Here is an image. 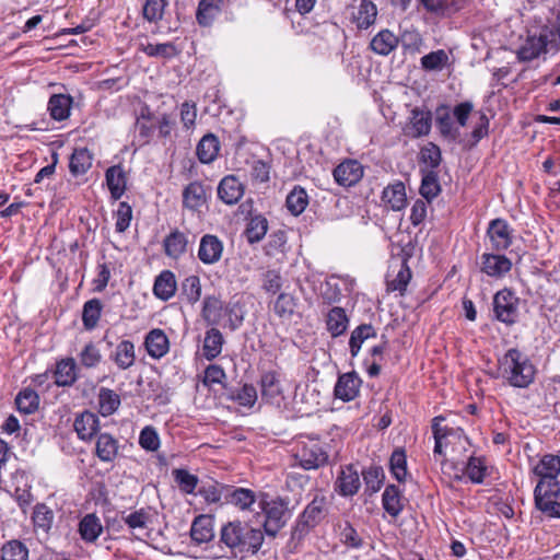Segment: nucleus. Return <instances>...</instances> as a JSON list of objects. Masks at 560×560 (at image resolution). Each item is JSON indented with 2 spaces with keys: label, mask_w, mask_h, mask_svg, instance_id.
<instances>
[{
  "label": "nucleus",
  "mask_w": 560,
  "mask_h": 560,
  "mask_svg": "<svg viewBox=\"0 0 560 560\" xmlns=\"http://www.w3.org/2000/svg\"><path fill=\"white\" fill-rule=\"evenodd\" d=\"M265 540L260 528L240 520L230 521L220 529L219 544L229 550L233 558H245L256 555Z\"/></svg>",
  "instance_id": "f257e3e1"
},
{
  "label": "nucleus",
  "mask_w": 560,
  "mask_h": 560,
  "mask_svg": "<svg viewBox=\"0 0 560 560\" xmlns=\"http://www.w3.org/2000/svg\"><path fill=\"white\" fill-rule=\"evenodd\" d=\"M499 373L509 385L526 388L534 382L536 369L525 353L512 348L499 359Z\"/></svg>",
  "instance_id": "f03ea898"
},
{
  "label": "nucleus",
  "mask_w": 560,
  "mask_h": 560,
  "mask_svg": "<svg viewBox=\"0 0 560 560\" xmlns=\"http://www.w3.org/2000/svg\"><path fill=\"white\" fill-rule=\"evenodd\" d=\"M442 421H444V418L441 416L435 417L432 421V432L435 441L433 453L435 457H442L444 450L447 447L455 452L458 447L465 450L468 444V439L460 428L442 425Z\"/></svg>",
  "instance_id": "7ed1b4c3"
},
{
  "label": "nucleus",
  "mask_w": 560,
  "mask_h": 560,
  "mask_svg": "<svg viewBox=\"0 0 560 560\" xmlns=\"http://www.w3.org/2000/svg\"><path fill=\"white\" fill-rule=\"evenodd\" d=\"M233 307L224 305V303L214 295H208L203 300L201 311L202 318L211 326H229L232 330L236 329L243 317H237L235 320L232 318Z\"/></svg>",
  "instance_id": "20e7f679"
},
{
  "label": "nucleus",
  "mask_w": 560,
  "mask_h": 560,
  "mask_svg": "<svg viewBox=\"0 0 560 560\" xmlns=\"http://www.w3.org/2000/svg\"><path fill=\"white\" fill-rule=\"evenodd\" d=\"M294 458L300 467L311 470L326 465L328 453L318 439L307 438L298 443Z\"/></svg>",
  "instance_id": "39448f33"
},
{
  "label": "nucleus",
  "mask_w": 560,
  "mask_h": 560,
  "mask_svg": "<svg viewBox=\"0 0 560 560\" xmlns=\"http://www.w3.org/2000/svg\"><path fill=\"white\" fill-rule=\"evenodd\" d=\"M258 506L265 513L264 529L269 536L275 537L287 522L288 509L280 499L266 500L261 494L258 500Z\"/></svg>",
  "instance_id": "423d86ee"
},
{
  "label": "nucleus",
  "mask_w": 560,
  "mask_h": 560,
  "mask_svg": "<svg viewBox=\"0 0 560 560\" xmlns=\"http://www.w3.org/2000/svg\"><path fill=\"white\" fill-rule=\"evenodd\" d=\"M520 299L509 289L498 291L493 296L494 317L506 325H513L518 318Z\"/></svg>",
  "instance_id": "0eeeda50"
},
{
  "label": "nucleus",
  "mask_w": 560,
  "mask_h": 560,
  "mask_svg": "<svg viewBox=\"0 0 560 560\" xmlns=\"http://www.w3.org/2000/svg\"><path fill=\"white\" fill-rule=\"evenodd\" d=\"M431 127V113L416 107L411 110L409 121L404 128V133L409 138L418 139L428 136Z\"/></svg>",
  "instance_id": "6e6552de"
},
{
  "label": "nucleus",
  "mask_w": 560,
  "mask_h": 560,
  "mask_svg": "<svg viewBox=\"0 0 560 560\" xmlns=\"http://www.w3.org/2000/svg\"><path fill=\"white\" fill-rule=\"evenodd\" d=\"M487 236L489 237L492 249L497 252L505 250L512 244V230L503 219L490 221L487 229Z\"/></svg>",
  "instance_id": "1a4fd4ad"
},
{
  "label": "nucleus",
  "mask_w": 560,
  "mask_h": 560,
  "mask_svg": "<svg viewBox=\"0 0 560 560\" xmlns=\"http://www.w3.org/2000/svg\"><path fill=\"white\" fill-rule=\"evenodd\" d=\"M378 15L377 5L371 0H361L358 7H352L351 22L359 31L373 26Z\"/></svg>",
  "instance_id": "9d476101"
},
{
  "label": "nucleus",
  "mask_w": 560,
  "mask_h": 560,
  "mask_svg": "<svg viewBox=\"0 0 560 560\" xmlns=\"http://www.w3.org/2000/svg\"><path fill=\"white\" fill-rule=\"evenodd\" d=\"M512 269V261L498 254L485 253L480 257V270L489 277L502 278Z\"/></svg>",
  "instance_id": "9b49d317"
},
{
  "label": "nucleus",
  "mask_w": 560,
  "mask_h": 560,
  "mask_svg": "<svg viewBox=\"0 0 560 560\" xmlns=\"http://www.w3.org/2000/svg\"><path fill=\"white\" fill-rule=\"evenodd\" d=\"M361 384V378L354 372L341 374L334 388L335 397L342 401H351L359 395Z\"/></svg>",
  "instance_id": "f8f14e48"
},
{
  "label": "nucleus",
  "mask_w": 560,
  "mask_h": 560,
  "mask_svg": "<svg viewBox=\"0 0 560 560\" xmlns=\"http://www.w3.org/2000/svg\"><path fill=\"white\" fill-rule=\"evenodd\" d=\"M360 485L359 472L352 465L341 467L335 482V489L339 494L352 497L358 492Z\"/></svg>",
  "instance_id": "ddd939ff"
},
{
  "label": "nucleus",
  "mask_w": 560,
  "mask_h": 560,
  "mask_svg": "<svg viewBox=\"0 0 560 560\" xmlns=\"http://www.w3.org/2000/svg\"><path fill=\"white\" fill-rule=\"evenodd\" d=\"M363 176V167L355 160H347L334 170V178L345 187L355 185Z\"/></svg>",
  "instance_id": "4468645a"
},
{
  "label": "nucleus",
  "mask_w": 560,
  "mask_h": 560,
  "mask_svg": "<svg viewBox=\"0 0 560 560\" xmlns=\"http://www.w3.org/2000/svg\"><path fill=\"white\" fill-rule=\"evenodd\" d=\"M550 43L547 31L540 32L539 35H530L520 47L517 56L523 61H530L546 50Z\"/></svg>",
  "instance_id": "2eb2a0df"
},
{
  "label": "nucleus",
  "mask_w": 560,
  "mask_h": 560,
  "mask_svg": "<svg viewBox=\"0 0 560 560\" xmlns=\"http://www.w3.org/2000/svg\"><path fill=\"white\" fill-rule=\"evenodd\" d=\"M223 253V244L218 236L206 234L200 240L198 258L206 265L218 262Z\"/></svg>",
  "instance_id": "dca6fc26"
},
{
  "label": "nucleus",
  "mask_w": 560,
  "mask_h": 560,
  "mask_svg": "<svg viewBox=\"0 0 560 560\" xmlns=\"http://www.w3.org/2000/svg\"><path fill=\"white\" fill-rule=\"evenodd\" d=\"M327 513V502L323 494H315L313 500L306 505L302 515L301 523L307 527H314L324 520Z\"/></svg>",
  "instance_id": "f3484780"
},
{
  "label": "nucleus",
  "mask_w": 560,
  "mask_h": 560,
  "mask_svg": "<svg viewBox=\"0 0 560 560\" xmlns=\"http://www.w3.org/2000/svg\"><path fill=\"white\" fill-rule=\"evenodd\" d=\"M244 191L243 184L234 175L223 177L218 186V196L226 205L238 202Z\"/></svg>",
  "instance_id": "a211bd4d"
},
{
  "label": "nucleus",
  "mask_w": 560,
  "mask_h": 560,
  "mask_svg": "<svg viewBox=\"0 0 560 560\" xmlns=\"http://www.w3.org/2000/svg\"><path fill=\"white\" fill-rule=\"evenodd\" d=\"M144 347L152 359H161L170 350V340L162 329L154 328L147 334Z\"/></svg>",
  "instance_id": "6ab92c4d"
},
{
  "label": "nucleus",
  "mask_w": 560,
  "mask_h": 560,
  "mask_svg": "<svg viewBox=\"0 0 560 560\" xmlns=\"http://www.w3.org/2000/svg\"><path fill=\"white\" fill-rule=\"evenodd\" d=\"M399 44V37L388 28L381 30L370 42V49L378 56H388Z\"/></svg>",
  "instance_id": "aec40b11"
},
{
  "label": "nucleus",
  "mask_w": 560,
  "mask_h": 560,
  "mask_svg": "<svg viewBox=\"0 0 560 560\" xmlns=\"http://www.w3.org/2000/svg\"><path fill=\"white\" fill-rule=\"evenodd\" d=\"M177 289L175 275L171 270H163L154 280L153 294L161 301L172 299Z\"/></svg>",
  "instance_id": "412c9836"
},
{
  "label": "nucleus",
  "mask_w": 560,
  "mask_h": 560,
  "mask_svg": "<svg viewBox=\"0 0 560 560\" xmlns=\"http://www.w3.org/2000/svg\"><path fill=\"white\" fill-rule=\"evenodd\" d=\"M54 520V511L45 503H38L34 506L32 522L36 534L47 536L52 527Z\"/></svg>",
  "instance_id": "4be33fe9"
},
{
  "label": "nucleus",
  "mask_w": 560,
  "mask_h": 560,
  "mask_svg": "<svg viewBox=\"0 0 560 560\" xmlns=\"http://www.w3.org/2000/svg\"><path fill=\"white\" fill-rule=\"evenodd\" d=\"M55 384L60 387L71 386L78 378L77 363L73 358L61 359L56 363Z\"/></svg>",
  "instance_id": "5701e85b"
},
{
  "label": "nucleus",
  "mask_w": 560,
  "mask_h": 560,
  "mask_svg": "<svg viewBox=\"0 0 560 560\" xmlns=\"http://www.w3.org/2000/svg\"><path fill=\"white\" fill-rule=\"evenodd\" d=\"M533 472L539 479H557L560 475V455H542L534 466Z\"/></svg>",
  "instance_id": "b1692460"
},
{
  "label": "nucleus",
  "mask_w": 560,
  "mask_h": 560,
  "mask_svg": "<svg viewBox=\"0 0 560 560\" xmlns=\"http://www.w3.org/2000/svg\"><path fill=\"white\" fill-rule=\"evenodd\" d=\"M190 537L198 545L209 542L214 537L212 518L207 515L195 517L190 527Z\"/></svg>",
  "instance_id": "393cba45"
},
{
  "label": "nucleus",
  "mask_w": 560,
  "mask_h": 560,
  "mask_svg": "<svg viewBox=\"0 0 560 560\" xmlns=\"http://www.w3.org/2000/svg\"><path fill=\"white\" fill-rule=\"evenodd\" d=\"M382 200L394 211H400L406 207V187L404 183L396 182L384 188L382 194Z\"/></svg>",
  "instance_id": "a878e982"
},
{
  "label": "nucleus",
  "mask_w": 560,
  "mask_h": 560,
  "mask_svg": "<svg viewBox=\"0 0 560 560\" xmlns=\"http://www.w3.org/2000/svg\"><path fill=\"white\" fill-rule=\"evenodd\" d=\"M118 441L108 433H101L97 435L95 454L100 460L104 463H112L118 455Z\"/></svg>",
  "instance_id": "bb28decb"
},
{
  "label": "nucleus",
  "mask_w": 560,
  "mask_h": 560,
  "mask_svg": "<svg viewBox=\"0 0 560 560\" xmlns=\"http://www.w3.org/2000/svg\"><path fill=\"white\" fill-rule=\"evenodd\" d=\"M73 427L81 440H90L98 430V418L92 412L84 411L75 418Z\"/></svg>",
  "instance_id": "cd10ccee"
},
{
  "label": "nucleus",
  "mask_w": 560,
  "mask_h": 560,
  "mask_svg": "<svg viewBox=\"0 0 560 560\" xmlns=\"http://www.w3.org/2000/svg\"><path fill=\"white\" fill-rule=\"evenodd\" d=\"M435 122L442 137L452 141H455L459 137V130L455 127L447 106L442 105L438 107Z\"/></svg>",
  "instance_id": "c85d7f7f"
},
{
  "label": "nucleus",
  "mask_w": 560,
  "mask_h": 560,
  "mask_svg": "<svg viewBox=\"0 0 560 560\" xmlns=\"http://www.w3.org/2000/svg\"><path fill=\"white\" fill-rule=\"evenodd\" d=\"M229 503L235 505L240 510H250L252 505L259 500L256 493L247 488H230L225 493Z\"/></svg>",
  "instance_id": "c756f323"
},
{
  "label": "nucleus",
  "mask_w": 560,
  "mask_h": 560,
  "mask_svg": "<svg viewBox=\"0 0 560 560\" xmlns=\"http://www.w3.org/2000/svg\"><path fill=\"white\" fill-rule=\"evenodd\" d=\"M110 358L119 369H129L135 364L136 361L133 342L130 340L120 341L116 346L115 351L112 353Z\"/></svg>",
  "instance_id": "7c9ffc66"
},
{
  "label": "nucleus",
  "mask_w": 560,
  "mask_h": 560,
  "mask_svg": "<svg viewBox=\"0 0 560 560\" xmlns=\"http://www.w3.org/2000/svg\"><path fill=\"white\" fill-rule=\"evenodd\" d=\"M106 184L114 199H119L126 189V174L120 165H114L107 168Z\"/></svg>",
  "instance_id": "2f4dec72"
},
{
  "label": "nucleus",
  "mask_w": 560,
  "mask_h": 560,
  "mask_svg": "<svg viewBox=\"0 0 560 560\" xmlns=\"http://www.w3.org/2000/svg\"><path fill=\"white\" fill-rule=\"evenodd\" d=\"M79 533L86 542H94L103 533V525L98 516L86 514L79 523Z\"/></svg>",
  "instance_id": "473e14b6"
},
{
  "label": "nucleus",
  "mask_w": 560,
  "mask_h": 560,
  "mask_svg": "<svg viewBox=\"0 0 560 560\" xmlns=\"http://www.w3.org/2000/svg\"><path fill=\"white\" fill-rule=\"evenodd\" d=\"M122 521L132 534H135L137 537H140L141 535L147 534L151 517L144 509H140L124 515Z\"/></svg>",
  "instance_id": "72a5a7b5"
},
{
  "label": "nucleus",
  "mask_w": 560,
  "mask_h": 560,
  "mask_svg": "<svg viewBox=\"0 0 560 560\" xmlns=\"http://www.w3.org/2000/svg\"><path fill=\"white\" fill-rule=\"evenodd\" d=\"M349 325V318L341 307H332L326 317L327 330L331 337L336 338L346 332Z\"/></svg>",
  "instance_id": "f704fd0d"
},
{
  "label": "nucleus",
  "mask_w": 560,
  "mask_h": 560,
  "mask_svg": "<svg viewBox=\"0 0 560 560\" xmlns=\"http://www.w3.org/2000/svg\"><path fill=\"white\" fill-rule=\"evenodd\" d=\"M72 105V98L65 94H54L50 96L47 109L55 120H65L69 117Z\"/></svg>",
  "instance_id": "c9c22d12"
},
{
  "label": "nucleus",
  "mask_w": 560,
  "mask_h": 560,
  "mask_svg": "<svg viewBox=\"0 0 560 560\" xmlns=\"http://www.w3.org/2000/svg\"><path fill=\"white\" fill-rule=\"evenodd\" d=\"M224 343L223 335L215 327L206 331L202 353L207 360H213L220 355Z\"/></svg>",
  "instance_id": "e433bc0d"
},
{
  "label": "nucleus",
  "mask_w": 560,
  "mask_h": 560,
  "mask_svg": "<svg viewBox=\"0 0 560 560\" xmlns=\"http://www.w3.org/2000/svg\"><path fill=\"white\" fill-rule=\"evenodd\" d=\"M220 142L218 138L208 133L201 138L197 145V156L201 163H211L219 154Z\"/></svg>",
  "instance_id": "4c0bfd02"
},
{
  "label": "nucleus",
  "mask_w": 560,
  "mask_h": 560,
  "mask_svg": "<svg viewBox=\"0 0 560 560\" xmlns=\"http://www.w3.org/2000/svg\"><path fill=\"white\" fill-rule=\"evenodd\" d=\"M261 396L264 399L271 404H279L281 398V386L280 382L273 372H267L261 376L260 380Z\"/></svg>",
  "instance_id": "58836bf2"
},
{
  "label": "nucleus",
  "mask_w": 560,
  "mask_h": 560,
  "mask_svg": "<svg viewBox=\"0 0 560 560\" xmlns=\"http://www.w3.org/2000/svg\"><path fill=\"white\" fill-rule=\"evenodd\" d=\"M188 244L187 236L178 230L173 231L163 242L166 256L178 258L186 252Z\"/></svg>",
  "instance_id": "ea45409f"
},
{
  "label": "nucleus",
  "mask_w": 560,
  "mask_h": 560,
  "mask_svg": "<svg viewBox=\"0 0 560 560\" xmlns=\"http://www.w3.org/2000/svg\"><path fill=\"white\" fill-rule=\"evenodd\" d=\"M206 202V189L198 183H190L183 191V203L190 210H197Z\"/></svg>",
  "instance_id": "a19ab883"
},
{
  "label": "nucleus",
  "mask_w": 560,
  "mask_h": 560,
  "mask_svg": "<svg viewBox=\"0 0 560 560\" xmlns=\"http://www.w3.org/2000/svg\"><path fill=\"white\" fill-rule=\"evenodd\" d=\"M223 0H201L198 4L197 21L202 26H209L221 11Z\"/></svg>",
  "instance_id": "79ce46f5"
},
{
  "label": "nucleus",
  "mask_w": 560,
  "mask_h": 560,
  "mask_svg": "<svg viewBox=\"0 0 560 560\" xmlns=\"http://www.w3.org/2000/svg\"><path fill=\"white\" fill-rule=\"evenodd\" d=\"M382 503L384 510L390 516H397L404 509L401 493L395 485H389L385 488L382 495Z\"/></svg>",
  "instance_id": "37998d69"
},
{
  "label": "nucleus",
  "mask_w": 560,
  "mask_h": 560,
  "mask_svg": "<svg viewBox=\"0 0 560 560\" xmlns=\"http://www.w3.org/2000/svg\"><path fill=\"white\" fill-rule=\"evenodd\" d=\"M376 337L375 328L370 324H362L353 329L349 340V348L352 357H357L363 342Z\"/></svg>",
  "instance_id": "c03bdc74"
},
{
  "label": "nucleus",
  "mask_w": 560,
  "mask_h": 560,
  "mask_svg": "<svg viewBox=\"0 0 560 560\" xmlns=\"http://www.w3.org/2000/svg\"><path fill=\"white\" fill-rule=\"evenodd\" d=\"M139 50L144 52L148 57L163 58V59H171L178 55L177 48L172 43H161V44L141 43L139 45Z\"/></svg>",
  "instance_id": "a18cd8bd"
},
{
  "label": "nucleus",
  "mask_w": 560,
  "mask_h": 560,
  "mask_svg": "<svg viewBox=\"0 0 560 560\" xmlns=\"http://www.w3.org/2000/svg\"><path fill=\"white\" fill-rule=\"evenodd\" d=\"M420 65L425 71H442L450 65V56L444 49H438L422 56Z\"/></svg>",
  "instance_id": "49530a36"
},
{
  "label": "nucleus",
  "mask_w": 560,
  "mask_h": 560,
  "mask_svg": "<svg viewBox=\"0 0 560 560\" xmlns=\"http://www.w3.org/2000/svg\"><path fill=\"white\" fill-rule=\"evenodd\" d=\"M92 166V154L85 148L75 149L70 158L69 170L72 175L85 174Z\"/></svg>",
  "instance_id": "de8ad7c7"
},
{
  "label": "nucleus",
  "mask_w": 560,
  "mask_h": 560,
  "mask_svg": "<svg viewBox=\"0 0 560 560\" xmlns=\"http://www.w3.org/2000/svg\"><path fill=\"white\" fill-rule=\"evenodd\" d=\"M268 231V221L261 214L254 215L245 230V235L249 243H257L264 238Z\"/></svg>",
  "instance_id": "09e8293b"
},
{
  "label": "nucleus",
  "mask_w": 560,
  "mask_h": 560,
  "mask_svg": "<svg viewBox=\"0 0 560 560\" xmlns=\"http://www.w3.org/2000/svg\"><path fill=\"white\" fill-rule=\"evenodd\" d=\"M120 405L119 396L112 389L101 388L98 394L100 412L104 416L113 415Z\"/></svg>",
  "instance_id": "8fccbe9b"
},
{
  "label": "nucleus",
  "mask_w": 560,
  "mask_h": 560,
  "mask_svg": "<svg viewBox=\"0 0 560 560\" xmlns=\"http://www.w3.org/2000/svg\"><path fill=\"white\" fill-rule=\"evenodd\" d=\"M287 208L293 215L301 214L308 205V197L302 187H294L287 197Z\"/></svg>",
  "instance_id": "3c124183"
},
{
  "label": "nucleus",
  "mask_w": 560,
  "mask_h": 560,
  "mask_svg": "<svg viewBox=\"0 0 560 560\" xmlns=\"http://www.w3.org/2000/svg\"><path fill=\"white\" fill-rule=\"evenodd\" d=\"M389 467L394 478L402 482L406 480L408 475L407 471V456L406 452L402 448H397L393 452L389 459Z\"/></svg>",
  "instance_id": "603ef678"
},
{
  "label": "nucleus",
  "mask_w": 560,
  "mask_h": 560,
  "mask_svg": "<svg viewBox=\"0 0 560 560\" xmlns=\"http://www.w3.org/2000/svg\"><path fill=\"white\" fill-rule=\"evenodd\" d=\"M15 405L20 412L30 415L38 408L39 397L35 390L26 388L19 393L15 398Z\"/></svg>",
  "instance_id": "864d4df0"
},
{
  "label": "nucleus",
  "mask_w": 560,
  "mask_h": 560,
  "mask_svg": "<svg viewBox=\"0 0 560 560\" xmlns=\"http://www.w3.org/2000/svg\"><path fill=\"white\" fill-rule=\"evenodd\" d=\"M173 477L179 490L186 494L195 493L199 479L196 475L190 474L188 470L177 468L173 470Z\"/></svg>",
  "instance_id": "5fc2aeb1"
},
{
  "label": "nucleus",
  "mask_w": 560,
  "mask_h": 560,
  "mask_svg": "<svg viewBox=\"0 0 560 560\" xmlns=\"http://www.w3.org/2000/svg\"><path fill=\"white\" fill-rule=\"evenodd\" d=\"M102 303L97 299H92L84 303L82 312V322L86 329L96 327L101 317Z\"/></svg>",
  "instance_id": "6e6d98bb"
},
{
  "label": "nucleus",
  "mask_w": 560,
  "mask_h": 560,
  "mask_svg": "<svg viewBox=\"0 0 560 560\" xmlns=\"http://www.w3.org/2000/svg\"><path fill=\"white\" fill-rule=\"evenodd\" d=\"M28 549L19 540H10L1 548V560H27Z\"/></svg>",
  "instance_id": "4d7b16f0"
},
{
  "label": "nucleus",
  "mask_w": 560,
  "mask_h": 560,
  "mask_svg": "<svg viewBox=\"0 0 560 560\" xmlns=\"http://www.w3.org/2000/svg\"><path fill=\"white\" fill-rule=\"evenodd\" d=\"M559 494L560 483L557 479H539L534 490V499H555Z\"/></svg>",
  "instance_id": "13d9d810"
},
{
  "label": "nucleus",
  "mask_w": 560,
  "mask_h": 560,
  "mask_svg": "<svg viewBox=\"0 0 560 560\" xmlns=\"http://www.w3.org/2000/svg\"><path fill=\"white\" fill-rule=\"evenodd\" d=\"M363 480L365 483L366 491L370 494L376 493L383 486L384 482V471L378 466H371L365 471H363Z\"/></svg>",
  "instance_id": "bf43d9fd"
},
{
  "label": "nucleus",
  "mask_w": 560,
  "mask_h": 560,
  "mask_svg": "<svg viewBox=\"0 0 560 560\" xmlns=\"http://www.w3.org/2000/svg\"><path fill=\"white\" fill-rule=\"evenodd\" d=\"M440 190L441 188L438 179V174L434 171H428L422 176L420 194L429 202L431 199L435 198L439 195Z\"/></svg>",
  "instance_id": "052dcab7"
},
{
  "label": "nucleus",
  "mask_w": 560,
  "mask_h": 560,
  "mask_svg": "<svg viewBox=\"0 0 560 560\" xmlns=\"http://www.w3.org/2000/svg\"><path fill=\"white\" fill-rule=\"evenodd\" d=\"M80 363L86 369H92L98 365L102 361V353L98 347L93 343H86L78 354Z\"/></svg>",
  "instance_id": "680f3d73"
},
{
  "label": "nucleus",
  "mask_w": 560,
  "mask_h": 560,
  "mask_svg": "<svg viewBox=\"0 0 560 560\" xmlns=\"http://www.w3.org/2000/svg\"><path fill=\"white\" fill-rule=\"evenodd\" d=\"M166 5V0H145L142 8L143 18L149 22H159L164 15Z\"/></svg>",
  "instance_id": "e2e57ef3"
},
{
  "label": "nucleus",
  "mask_w": 560,
  "mask_h": 560,
  "mask_svg": "<svg viewBox=\"0 0 560 560\" xmlns=\"http://www.w3.org/2000/svg\"><path fill=\"white\" fill-rule=\"evenodd\" d=\"M287 246V234L284 231L279 230L270 234L267 244L265 245V253L268 256H277L284 254Z\"/></svg>",
  "instance_id": "0e129e2a"
},
{
  "label": "nucleus",
  "mask_w": 560,
  "mask_h": 560,
  "mask_svg": "<svg viewBox=\"0 0 560 560\" xmlns=\"http://www.w3.org/2000/svg\"><path fill=\"white\" fill-rule=\"evenodd\" d=\"M420 160L431 168L430 171H434L442 161L440 148L433 142H429L420 150Z\"/></svg>",
  "instance_id": "69168bd1"
},
{
  "label": "nucleus",
  "mask_w": 560,
  "mask_h": 560,
  "mask_svg": "<svg viewBox=\"0 0 560 560\" xmlns=\"http://www.w3.org/2000/svg\"><path fill=\"white\" fill-rule=\"evenodd\" d=\"M229 491V487L219 485L218 482H210L207 485H202L199 489V494L208 502V503H218L220 502L222 495L225 497V493Z\"/></svg>",
  "instance_id": "338daca9"
},
{
  "label": "nucleus",
  "mask_w": 560,
  "mask_h": 560,
  "mask_svg": "<svg viewBox=\"0 0 560 560\" xmlns=\"http://www.w3.org/2000/svg\"><path fill=\"white\" fill-rule=\"evenodd\" d=\"M487 467L481 457H470L465 469V474L475 483H481L486 476Z\"/></svg>",
  "instance_id": "774afa93"
}]
</instances>
